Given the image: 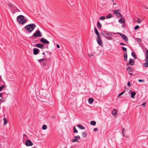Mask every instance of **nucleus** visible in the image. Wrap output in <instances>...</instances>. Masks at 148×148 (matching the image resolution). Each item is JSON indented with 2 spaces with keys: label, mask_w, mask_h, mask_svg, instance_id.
Segmentation results:
<instances>
[{
  "label": "nucleus",
  "mask_w": 148,
  "mask_h": 148,
  "mask_svg": "<svg viewBox=\"0 0 148 148\" xmlns=\"http://www.w3.org/2000/svg\"><path fill=\"white\" fill-rule=\"evenodd\" d=\"M36 26L35 24L32 23L26 25L24 27L28 32L31 33L36 28Z\"/></svg>",
  "instance_id": "obj_1"
},
{
  "label": "nucleus",
  "mask_w": 148,
  "mask_h": 148,
  "mask_svg": "<svg viewBox=\"0 0 148 148\" xmlns=\"http://www.w3.org/2000/svg\"><path fill=\"white\" fill-rule=\"evenodd\" d=\"M25 18L24 16L20 15L17 17V21L19 23L23 25L27 22V20Z\"/></svg>",
  "instance_id": "obj_2"
},
{
  "label": "nucleus",
  "mask_w": 148,
  "mask_h": 148,
  "mask_svg": "<svg viewBox=\"0 0 148 148\" xmlns=\"http://www.w3.org/2000/svg\"><path fill=\"white\" fill-rule=\"evenodd\" d=\"M118 34L123 38L126 42H127L128 41V39L126 36L120 33H114V34Z\"/></svg>",
  "instance_id": "obj_3"
},
{
  "label": "nucleus",
  "mask_w": 148,
  "mask_h": 148,
  "mask_svg": "<svg viewBox=\"0 0 148 148\" xmlns=\"http://www.w3.org/2000/svg\"><path fill=\"white\" fill-rule=\"evenodd\" d=\"M38 36L39 37L42 36V33L38 29V31H36V32L34 33L32 35L33 37H36Z\"/></svg>",
  "instance_id": "obj_4"
},
{
  "label": "nucleus",
  "mask_w": 148,
  "mask_h": 148,
  "mask_svg": "<svg viewBox=\"0 0 148 148\" xmlns=\"http://www.w3.org/2000/svg\"><path fill=\"white\" fill-rule=\"evenodd\" d=\"M146 57L145 59V62L143 64V66L145 67H148V50H146Z\"/></svg>",
  "instance_id": "obj_5"
},
{
  "label": "nucleus",
  "mask_w": 148,
  "mask_h": 148,
  "mask_svg": "<svg viewBox=\"0 0 148 148\" xmlns=\"http://www.w3.org/2000/svg\"><path fill=\"white\" fill-rule=\"evenodd\" d=\"M119 11H120V10L119 9L117 10H114L113 12L117 16L119 17L122 18V16L121 14L118 12Z\"/></svg>",
  "instance_id": "obj_6"
},
{
  "label": "nucleus",
  "mask_w": 148,
  "mask_h": 148,
  "mask_svg": "<svg viewBox=\"0 0 148 148\" xmlns=\"http://www.w3.org/2000/svg\"><path fill=\"white\" fill-rule=\"evenodd\" d=\"M25 145L27 146H31L33 145V143L29 140H27L25 141Z\"/></svg>",
  "instance_id": "obj_7"
},
{
  "label": "nucleus",
  "mask_w": 148,
  "mask_h": 148,
  "mask_svg": "<svg viewBox=\"0 0 148 148\" xmlns=\"http://www.w3.org/2000/svg\"><path fill=\"white\" fill-rule=\"evenodd\" d=\"M34 46L41 49H44L45 48V47H44V45L43 44L41 43H37L35 44Z\"/></svg>",
  "instance_id": "obj_8"
},
{
  "label": "nucleus",
  "mask_w": 148,
  "mask_h": 148,
  "mask_svg": "<svg viewBox=\"0 0 148 148\" xmlns=\"http://www.w3.org/2000/svg\"><path fill=\"white\" fill-rule=\"evenodd\" d=\"M40 41L42 43L44 44H48L49 43V42L48 40L44 38H41Z\"/></svg>",
  "instance_id": "obj_9"
},
{
  "label": "nucleus",
  "mask_w": 148,
  "mask_h": 148,
  "mask_svg": "<svg viewBox=\"0 0 148 148\" xmlns=\"http://www.w3.org/2000/svg\"><path fill=\"white\" fill-rule=\"evenodd\" d=\"M97 41L98 44L101 46H103V44L102 43V41L100 38V37H99L97 39Z\"/></svg>",
  "instance_id": "obj_10"
},
{
  "label": "nucleus",
  "mask_w": 148,
  "mask_h": 148,
  "mask_svg": "<svg viewBox=\"0 0 148 148\" xmlns=\"http://www.w3.org/2000/svg\"><path fill=\"white\" fill-rule=\"evenodd\" d=\"M117 110L116 109L114 108L113 110L112 111V114L115 118H116L117 117Z\"/></svg>",
  "instance_id": "obj_11"
},
{
  "label": "nucleus",
  "mask_w": 148,
  "mask_h": 148,
  "mask_svg": "<svg viewBox=\"0 0 148 148\" xmlns=\"http://www.w3.org/2000/svg\"><path fill=\"white\" fill-rule=\"evenodd\" d=\"M33 54L34 55H36L39 53L40 52V50L39 49L36 48H34L33 49Z\"/></svg>",
  "instance_id": "obj_12"
},
{
  "label": "nucleus",
  "mask_w": 148,
  "mask_h": 148,
  "mask_svg": "<svg viewBox=\"0 0 148 148\" xmlns=\"http://www.w3.org/2000/svg\"><path fill=\"white\" fill-rule=\"evenodd\" d=\"M103 32L105 33L106 35L108 36H112L113 34H114V33L108 32L106 31H103Z\"/></svg>",
  "instance_id": "obj_13"
},
{
  "label": "nucleus",
  "mask_w": 148,
  "mask_h": 148,
  "mask_svg": "<svg viewBox=\"0 0 148 148\" xmlns=\"http://www.w3.org/2000/svg\"><path fill=\"white\" fill-rule=\"evenodd\" d=\"M135 63L134 60L132 59H130L129 60V64L131 65H133Z\"/></svg>",
  "instance_id": "obj_14"
},
{
  "label": "nucleus",
  "mask_w": 148,
  "mask_h": 148,
  "mask_svg": "<svg viewBox=\"0 0 148 148\" xmlns=\"http://www.w3.org/2000/svg\"><path fill=\"white\" fill-rule=\"evenodd\" d=\"M94 32H95V33L97 36L98 37H100V36L99 34V33L98 31H97V28L95 27V28H94Z\"/></svg>",
  "instance_id": "obj_15"
},
{
  "label": "nucleus",
  "mask_w": 148,
  "mask_h": 148,
  "mask_svg": "<svg viewBox=\"0 0 148 148\" xmlns=\"http://www.w3.org/2000/svg\"><path fill=\"white\" fill-rule=\"evenodd\" d=\"M88 101L89 104H92L93 102L94 99L92 98H90L88 100Z\"/></svg>",
  "instance_id": "obj_16"
},
{
  "label": "nucleus",
  "mask_w": 148,
  "mask_h": 148,
  "mask_svg": "<svg viewBox=\"0 0 148 148\" xmlns=\"http://www.w3.org/2000/svg\"><path fill=\"white\" fill-rule=\"evenodd\" d=\"M42 63L43 64V65L45 66L46 65V64L47 63V60L46 59H44V60H43Z\"/></svg>",
  "instance_id": "obj_17"
},
{
  "label": "nucleus",
  "mask_w": 148,
  "mask_h": 148,
  "mask_svg": "<svg viewBox=\"0 0 148 148\" xmlns=\"http://www.w3.org/2000/svg\"><path fill=\"white\" fill-rule=\"evenodd\" d=\"M97 27L98 29H101V25L100 23V22L98 21L97 22Z\"/></svg>",
  "instance_id": "obj_18"
},
{
  "label": "nucleus",
  "mask_w": 148,
  "mask_h": 148,
  "mask_svg": "<svg viewBox=\"0 0 148 148\" xmlns=\"http://www.w3.org/2000/svg\"><path fill=\"white\" fill-rule=\"evenodd\" d=\"M71 142L73 143H75V142H79V140H78V139L75 138L71 140Z\"/></svg>",
  "instance_id": "obj_19"
},
{
  "label": "nucleus",
  "mask_w": 148,
  "mask_h": 148,
  "mask_svg": "<svg viewBox=\"0 0 148 148\" xmlns=\"http://www.w3.org/2000/svg\"><path fill=\"white\" fill-rule=\"evenodd\" d=\"M136 95V93L135 92H132L131 95V97L133 98H134Z\"/></svg>",
  "instance_id": "obj_20"
},
{
  "label": "nucleus",
  "mask_w": 148,
  "mask_h": 148,
  "mask_svg": "<svg viewBox=\"0 0 148 148\" xmlns=\"http://www.w3.org/2000/svg\"><path fill=\"white\" fill-rule=\"evenodd\" d=\"M77 126L80 129L82 130H84L85 129V127L83 126L82 125L78 124L77 125Z\"/></svg>",
  "instance_id": "obj_21"
},
{
  "label": "nucleus",
  "mask_w": 148,
  "mask_h": 148,
  "mask_svg": "<svg viewBox=\"0 0 148 148\" xmlns=\"http://www.w3.org/2000/svg\"><path fill=\"white\" fill-rule=\"evenodd\" d=\"M119 22L121 23H125V21L123 20V18H121L119 20Z\"/></svg>",
  "instance_id": "obj_22"
},
{
  "label": "nucleus",
  "mask_w": 148,
  "mask_h": 148,
  "mask_svg": "<svg viewBox=\"0 0 148 148\" xmlns=\"http://www.w3.org/2000/svg\"><path fill=\"white\" fill-rule=\"evenodd\" d=\"M132 55L133 56L134 58L135 59H136L137 58V57L136 56V54H135V53L134 52H132Z\"/></svg>",
  "instance_id": "obj_23"
},
{
  "label": "nucleus",
  "mask_w": 148,
  "mask_h": 148,
  "mask_svg": "<svg viewBox=\"0 0 148 148\" xmlns=\"http://www.w3.org/2000/svg\"><path fill=\"white\" fill-rule=\"evenodd\" d=\"M124 56L125 60L126 61L127 60V54L126 53H125L124 54Z\"/></svg>",
  "instance_id": "obj_24"
},
{
  "label": "nucleus",
  "mask_w": 148,
  "mask_h": 148,
  "mask_svg": "<svg viewBox=\"0 0 148 148\" xmlns=\"http://www.w3.org/2000/svg\"><path fill=\"white\" fill-rule=\"evenodd\" d=\"M125 90H124L122 92H121L119 94V95L118 96V97L119 98L120 97L121 95H123L125 92Z\"/></svg>",
  "instance_id": "obj_25"
},
{
  "label": "nucleus",
  "mask_w": 148,
  "mask_h": 148,
  "mask_svg": "<svg viewBox=\"0 0 148 148\" xmlns=\"http://www.w3.org/2000/svg\"><path fill=\"white\" fill-rule=\"evenodd\" d=\"M126 70L127 71L129 72H132V69L131 67H127L126 69Z\"/></svg>",
  "instance_id": "obj_26"
},
{
  "label": "nucleus",
  "mask_w": 148,
  "mask_h": 148,
  "mask_svg": "<svg viewBox=\"0 0 148 148\" xmlns=\"http://www.w3.org/2000/svg\"><path fill=\"white\" fill-rule=\"evenodd\" d=\"M90 123L92 125H95L96 124V122L95 121H91L90 122Z\"/></svg>",
  "instance_id": "obj_27"
},
{
  "label": "nucleus",
  "mask_w": 148,
  "mask_h": 148,
  "mask_svg": "<svg viewBox=\"0 0 148 148\" xmlns=\"http://www.w3.org/2000/svg\"><path fill=\"white\" fill-rule=\"evenodd\" d=\"M3 120L4 121L3 125H6L7 123V121L6 120V118H4Z\"/></svg>",
  "instance_id": "obj_28"
},
{
  "label": "nucleus",
  "mask_w": 148,
  "mask_h": 148,
  "mask_svg": "<svg viewBox=\"0 0 148 148\" xmlns=\"http://www.w3.org/2000/svg\"><path fill=\"white\" fill-rule=\"evenodd\" d=\"M105 37L108 40H112L113 38L112 37L109 36H105Z\"/></svg>",
  "instance_id": "obj_29"
},
{
  "label": "nucleus",
  "mask_w": 148,
  "mask_h": 148,
  "mask_svg": "<svg viewBox=\"0 0 148 148\" xmlns=\"http://www.w3.org/2000/svg\"><path fill=\"white\" fill-rule=\"evenodd\" d=\"M88 54L89 56H92L93 55V53H91L89 51H88Z\"/></svg>",
  "instance_id": "obj_30"
},
{
  "label": "nucleus",
  "mask_w": 148,
  "mask_h": 148,
  "mask_svg": "<svg viewBox=\"0 0 148 148\" xmlns=\"http://www.w3.org/2000/svg\"><path fill=\"white\" fill-rule=\"evenodd\" d=\"M112 17V14H109L108 15L106 16V19H108L111 18Z\"/></svg>",
  "instance_id": "obj_31"
},
{
  "label": "nucleus",
  "mask_w": 148,
  "mask_h": 148,
  "mask_svg": "<svg viewBox=\"0 0 148 148\" xmlns=\"http://www.w3.org/2000/svg\"><path fill=\"white\" fill-rule=\"evenodd\" d=\"M73 132L75 133H78V131L76 129V128L75 127H73Z\"/></svg>",
  "instance_id": "obj_32"
},
{
  "label": "nucleus",
  "mask_w": 148,
  "mask_h": 148,
  "mask_svg": "<svg viewBox=\"0 0 148 148\" xmlns=\"http://www.w3.org/2000/svg\"><path fill=\"white\" fill-rule=\"evenodd\" d=\"M87 133L86 132H83V133L82 134V136L84 137H86L87 136Z\"/></svg>",
  "instance_id": "obj_33"
},
{
  "label": "nucleus",
  "mask_w": 148,
  "mask_h": 148,
  "mask_svg": "<svg viewBox=\"0 0 148 148\" xmlns=\"http://www.w3.org/2000/svg\"><path fill=\"white\" fill-rule=\"evenodd\" d=\"M42 129L43 130H45L47 128V126L46 125H43L42 127Z\"/></svg>",
  "instance_id": "obj_34"
},
{
  "label": "nucleus",
  "mask_w": 148,
  "mask_h": 148,
  "mask_svg": "<svg viewBox=\"0 0 148 148\" xmlns=\"http://www.w3.org/2000/svg\"><path fill=\"white\" fill-rule=\"evenodd\" d=\"M4 87L5 86L4 85H3L1 86H0V92L2 91Z\"/></svg>",
  "instance_id": "obj_35"
},
{
  "label": "nucleus",
  "mask_w": 148,
  "mask_h": 148,
  "mask_svg": "<svg viewBox=\"0 0 148 148\" xmlns=\"http://www.w3.org/2000/svg\"><path fill=\"white\" fill-rule=\"evenodd\" d=\"M105 17L104 16H102L100 17V19L101 20H104L105 19Z\"/></svg>",
  "instance_id": "obj_36"
},
{
  "label": "nucleus",
  "mask_w": 148,
  "mask_h": 148,
  "mask_svg": "<svg viewBox=\"0 0 148 148\" xmlns=\"http://www.w3.org/2000/svg\"><path fill=\"white\" fill-rule=\"evenodd\" d=\"M121 48L123 49V50L125 52L127 51V50L126 48L125 47H121Z\"/></svg>",
  "instance_id": "obj_37"
},
{
  "label": "nucleus",
  "mask_w": 148,
  "mask_h": 148,
  "mask_svg": "<svg viewBox=\"0 0 148 148\" xmlns=\"http://www.w3.org/2000/svg\"><path fill=\"white\" fill-rule=\"evenodd\" d=\"M137 22L138 23H141V21L140 19L139 18H137Z\"/></svg>",
  "instance_id": "obj_38"
},
{
  "label": "nucleus",
  "mask_w": 148,
  "mask_h": 148,
  "mask_svg": "<svg viewBox=\"0 0 148 148\" xmlns=\"http://www.w3.org/2000/svg\"><path fill=\"white\" fill-rule=\"evenodd\" d=\"M139 28V26L138 25H137L135 26L134 28V30H136L138 29Z\"/></svg>",
  "instance_id": "obj_39"
},
{
  "label": "nucleus",
  "mask_w": 148,
  "mask_h": 148,
  "mask_svg": "<svg viewBox=\"0 0 148 148\" xmlns=\"http://www.w3.org/2000/svg\"><path fill=\"white\" fill-rule=\"evenodd\" d=\"M74 138H76L77 139H79L80 138V137L79 136L77 135L76 136H75Z\"/></svg>",
  "instance_id": "obj_40"
},
{
  "label": "nucleus",
  "mask_w": 148,
  "mask_h": 148,
  "mask_svg": "<svg viewBox=\"0 0 148 148\" xmlns=\"http://www.w3.org/2000/svg\"><path fill=\"white\" fill-rule=\"evenodd\" d=\"M100 34L101 35H102L103 36H104V37H105V36H105L106 34L103 32V33H101Z\"/></svg>",
  "instance_id": "obj_41"
},
{
  "label": "nucleus",
  "mask_w": 148,
  "mask_h": 148,
  "mask_svg": "<svg viewBox=\"0 0 148 148\" xmlns=\"http://www.w3.org/2000/svg\"><path fill=\"white\" fill-rule=\"evenodd\" d=\"M15 10H16V12H20V10L18 9L17 8H16Z\"/></svg>",
  "instance_id": "obj_42"
},
{
  "label": "nucleus",
  "mask_w": 148,
  "mask_h": 148,
  "mask_svg": "<svg viewBox=\"0 0 148 148\" xmlns=\"http://www.w3.org/2000/svg\"><path fill=\"white\" fill-rule=\"evenodd\" d=\"M43 60H44V59H40L39 60V62H42V61H43Z\"/></svg>",
  "instance_id": "obj_43"
},
{
  "label": "nucleus",
  "mask_w": 148,
  "mask_h": 148,
  "mask_svg": "<svg viewBox=\"0 0 148 148\" xmlns=\"http://www.w3.org/2000/svg\"><path fill=\"white\" fill-rule=\"evenodd\" d=\"M98 129L97 128H95L94 130H93V131L95 132H97V131H98Z\"/></svg>",
  "instance_id": "obj_44"
},
{
  "label": "nucleus",
  "mask_w": 148,
  "mask_h": 148,
  "mask_svg": "<svg viewBox=\"0 0 148 148\" xmlns=\"http://www.w3.org/2000/svg\"><path fill=\"white\" fill-rule=\"evenodd\" d=\"M146 102H145V103L142 104L141 105H142V106H146Z\"/></svg>",
  "instance_id": "obj_45"
},
{
  "label": "nucleus",
  "mask_w": 148,
  "mask_h": 148,
  "mask_svg": "<svg viewBox=\"0 0 148 148\" xmlns=\"http://www.w3.org/2000/svg\"><path fill=\"white\" fill-rule=\"evenodd\" d=\"M11 8L13 9H15L16 7L14 5H12V7H11Z\"/></svg>",
  "instance_id": "obj_46"
},
{
  "label": "nucleus",
  "mask_w": 148,
  "mask_h": 148,
  "mask_svg": "<svg viewBox=\"0 0 148 148\" xmlns=\"http://www.w3.org/2000/svg\"><path fill=\"white\" fill-rule=\"evenodd\" d=\"M137 39L138 41H140V42H141L142 41L141 39L140 38H137Z\"/></svg>",
  "instance_id": "obj_47"
},
{
  "label": "nucleus",
  "mask_w": 148,
  "mask_h": 148,
  "mask_svg": "<svg viewBox=\"0 0 148 148\" xmlns=\"http://www.w3.org/2000/svg\"><path fill=\"white\" fill-rule=\"evenodd\" d=\"M127 86H131V85L129 81L127 83Z\"/></svg>",
  "instance_id": "obj_48"
},
{
  "label": "nucleus",
  "mask_w": 148,
  "mask_h": 148,
  "mask_svg": "<svg viewBox=\"0 0 148 148\" xmlns=\"http://www.w3.org/2000/svg\"><path fill=\"white\" fill-rule=\"evenodd\" d=\"M8 5L10 7H12V4H10V3H9L8 4Z\"/></svg>",
  "instance_id": "obj_49"
},
{
  "label": "nucleus",
  "mask_w": 148,
  "mask_h": 148,
  "mask_svg": "<svg viewBox=\"0 0 148 148\" xmlns=\"http://www.w3.org/2000/svg\"><path fill=\"white\" fill-rule=\"evenodd\" d=\"M143 7L146 9H148V8L147 7L145 6H143Z\"/></svg>",
  "instance_id": "obj_50"
},
{
  "label": "nucleus",
  "mask_w": 148,
  "mask_h": 148,
  "mask_svg": "<svg viewBox=\"0 0 148 148\" xmlns=\"http://www.w3.org/2000/svg\"><path fill=\"white\" fill-rule=\"evenodd\" d=\"M120 45H126L124 44V43H122V42H121L120 43Z\"/></svg>",
  "instance_id": "obj_51"
},
{
  "label": "nucleus",
  "mask_w": 148,
  "mask_h": 148,
  "mask_svg": "<svg viewBox=\"0 0 148 148\" xmlns=\"http://www.w3.org/2000/svg\"><path fill=\"white\" fill-rule=\"evenodd\" d=\"M138 81L139 82H142V81H144V80H142V79H139L138 80Z\"/></svg>",
  "instance_id": "obj_52"
},
{
  "label": "nucleus",
  "mask_w": 148,
  "mask_h": 148,
  "mask_svg": "<svg viewBox=\"0 0 148 148\" xmlns=\"http://www.w3.org/2000/svg\"><path fill=\"white\" fill-rule=\"evenodd\" d=\"M125 130V129L124 128H123L122 129V133L124 132V131Z\"/></svg>",
  "instance_id": "obj_53"
},
{
  "label": "nucleus",
  "mask_w": 148,
  "mask_h": 148,
  "mask_svg": "<svg viewBox=\"0 0 148 148\" xmlns=\"http://www.w3.org/2000/svg\"><path fill=\"white\" fill-rule=\"evenodd\" d=\"M56 47L57 48H59L60 47V45H56Z\"/></svg>",
  "instance_id": "obj_54"
},
{
  "label": "nucleus",
  "mask_w": 148,
  "mask_h": 148,
  "mask_svg": "<svg viewBox=\"0 0 148 148\" xmlns=\"http://www.w3.org/2000/svg\"><path fill=\"white\" fill-rule=\"evenodd\" d=\"M2 93H0V97H2Z\"/></svg>",
  "instance_id": "obj_55"
},
{
  "label": "nucleus",
  "mask_w": 148,
  "mask_h": 148,
  "mask_svg": "<svg viewBox=\"0 0 148 148\" xmlns=\"http://www.w3.org/2000/svg\"><path fill=\"white\" fill-rule=\"evenodd\" d=\"M49 60L51 61V58H49Z\"/></svg>",
  "instance_id": "obj_56"
},
{
  "label": "nucleus",
  "mask_w": 148,
  "mask_h": 148,
  "mask_svg": "<svg viewBox=\"0 0 148 148\" xmlns=\"http://www.w3.org/2000/svg\"><path fill=\"white\" fill-rule=\"evenodd\" d=\"M129 73V74L130 75H132L133 73Z\"/></svg>",
  "instance_id": "obj_57"
},
{
  "label": "nucleus",
  "mask_w": 148,
  "mask_h": 148,
  "mask_svg": "<svg viewBox=\"0 0 148 148\" xmlns=\"http://www.w3.org/2000/svg\"><path fill=\"white\" fill-rule=\"evenodd\" d=\"M122 135H123V136H125L124 132L122 133Z\"/></svg>",
  "instance_id": "obj_58"
},
{
  "label": "nucleus",
  "mask_w": 148,
  "mask_h": 148,
  "mask_svg": "<svg viewBox=\"0 0 148 148\" xmlns=\"http://www.w3.org/2000/svg\"><path fill=\"white\" fill-rule=\"evenodd\" d=\"M42 54L43 55H45V52H43L42 53Z\"/></svg>",
  "instance_id": "obj_59"
},
{
  "label": "nucleus",
  "mask_w": 148,
  "mask_h": 148,
  "mask_svg": "<svg viewBox=\"0 0 148 148\" xmlns=\"http://www.w3.org/2000/svg\"><path fill=\"white\" fill-rule=\"evenodd\" d=\"M113 4H114V5H116V3H113Z\"/></svg>",
  "instance_id": "obj_60"
},
{
  "label": "nucleus",
  "mask_w": 148,
  "mask_h": 148,
  "mask_svg": "<svg viewBox=\"0 0 148 148\" xmlns=\"http://www.w3.org/2000/svg\"><path fill=\"white\" fill-rule=\"evenodd\" d=\"M128 64H128V63H127V64H126V65H128Z\"/></svg>",
  "instance_id": "obj_61"
},
{
  "label": "nucleus",
  "mask_w": 148,
  "mask_h": 148,
  "mask_svg": "<svg viewBox=\"0 0 148 148\" xmlns=\"http://www.w3.org/2000/svg\"><path fill=\"white\" fill-rule=\"evenodd\" d=\"M31 148H36V147H32Z\"/></svg>",
  "instance_id": "obj_62"
},
{
  "label": "nucleus",
  "mask_w": 148,
  "mask_h": 148,
  "mask_svg": "<svg viewBox=\"0 0 148 148\" xmlns=\"http://www.w3.org/2000/svg\"><path fill=\"white\" fill-rule=\"evenodd\" d=\"M113 2H114L113 0H112Z\"/></svg>",
  "instance_id": "obj_63"
}]
</instances>
